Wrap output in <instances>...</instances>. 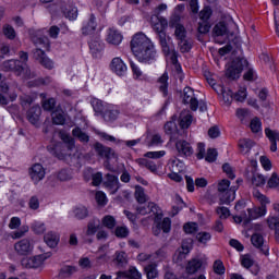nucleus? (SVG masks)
<instances>
[{
    "mask_svg": "<svg viewBox=\"0 0 279 279\" xmlns=\"http://www.w3.org/2000/svg\"><path fill=\"white\" fill-rule=\"evenodd\" d=\"M131 50L142 64H154L158 58L154 41L145 33H136L131 40Z\"/></svg>",
    "mask_w": 279,
    "mask_h": 279,
    "instance_id": "f257e3e1",
    "label": "nucleus"
},
{
    "mask_svg": "<svg viewBox=\"0 0 279 279\" xmlns=\"http://www.w3.org/2000/svg\"><path fill=\"white\" fill-rule=\"evenodd\" d=\"M60 138L63 143H52L47 147V149L49 154L59 160H64L68 156H71V150L75 147V142L73 141V137L66 133H60Z\"/></svg>",
    "mask_w": 279,
    "mask_h": 279,
    "instance_id": "f03ea898",
    "label": "nucleus"
},
{
    "mask_svg": "<svg viewBox=\"0 0 279 279\" xmlns=\"http://www.w3.org/2000/svg\"><path fill=\"white\" fill-rule=\"evenodd\" d=\"M150 23L154 32L157 34V38L165 56L171 54V48L169 47V40H171V38L167 37V33L165 32L169 25L167 19L160 17L158 15H151Z\"/></svg>",
    "mask_w": 279,
    "mask_h": 279,
    "instance_id": "7ed1b4c3",
    "label": "nucleus"
},
{
    "mask_svg": "<svg viewBox=\"0 0 279 279\" xmlns=\"http://www.w3.org/2000/svg\"><path fill=\"white\" fill-rule=\"evenodd\" d=\"M236 191H239V180L236 181V184L232 186H230V181L228 179H222L218 182L220 204H230V202H234Z\"/></svg>",
    "mask_w": 279,
    "mask_h": 279,
    "instance_id": "20e7f679",
    "label": "nucleus"
},
{
    "mask_svg": "<svg viewBox=\"0 0 279 279\" xmlns=\"http://www.w3.org/2000/svg\"><path fill=\"white\" fill-rule=\"evenodd\" d=\"M243 64H247L245 59H235L228 66L226 75L230 80H238L241 76V71H243Z\"/></svg>",
    "mask_w": 279,
    "mask_h": 279,
    "instance_id": "39448f33",
    "label": "nucleus"
},
{
    "mask_svg": "<svg viewBox=\"0 0 279 279\" xmlns=\"http://www.w3.org/2000/svg\"><path fill=\"white\" fill-rule=\"evenodd\" d=\"M183 104L190 106L193 112H196L197 108H199V100H197V95H195L193 88L185 87L183 89Z\"/></svg>",
    "mask_w": 279,
    "mask_h": 279,
    "instance_id": "423d86ee",
    "label": "nucleus"
},
{
    "mask_svg": "<svg viewBox=\"0 0 279 279\" xmlns=\"http://www.w3.org/2000/svg\"><path fill=\"white\" fill-rule=\"evenodd\" d=\"M14 250L20 256H27L34 252V243L29 239H22L14 244Z\"/></svg>",
    "mask_w": 279,
    "mask_h": 279,
    "instance_id": "0eeeda50",
    "label": "nucleus"
},
{
    "mask_svg": "<svg viewBox=\"0 0 279 279\" xmlns=\"http://www.w3.org/2000/svg\"><path fill=\"white\" fill-rule=\"evenodd\" d=\"M4 71H11L12 73L16 74L17 77L23 75V69H25V62L21 60H7L2 64Z\"/></svg>",
    "mask_w": 279,
    "mask_h": 279,
    "instance_id": "6e6552de",
    "label": "nucleus"
},
{
    "mask_svg": "<svg viewBox=\"0 0 279 279\" xmlns=\"http://www.w3.org/2000/svg\"><path fill=\"white\" fill-rule=\"evenodd\" d=\"M28 175L34 184H38V182H41V180H45L46 171L45 167L40 163H34L28 169Z\"/></svg>",
    "mask_w": 279,
    "mask_h": 279,
    "instance_id": "1a4fd4ad",
    "label": "nucleus"
},
{
    "mask_svg": "<svg viewBox=\"0 0 279 279\" xmlns=\"http://www.w3.org/2000/svg\"><path fill=\"white\" fill-rule=\"evenodd\" d=\"M46 260L45 255H37L34 257H24L21 260L22 267L25 269H38Z\"/></svg>",
    "mask_w": 279,
    "mask_h": 279,
    "instance_id": "9d476101",
    "label": "nucleus"
},
{
    "mask_svg": "<svg viewBox=\"0 0 279 279\" xmlns=\"http://www.w3.org/2000/svg\"><path fill=\"white\" fill-rule=\"evenodd\" d=\"M102 184L111 195H114V193H117V191L121 189V183L119 182V178L110 173L106 174Z\"/></svg>",
    "mask_w": 279,
    "mask_h": 279,
    "instance_id": "9b49d317",
    "label": "nucleus"
},
{
    "mask_svg": "<svg viewBox=\"0 0 279 279\" xmlns=\"http://www.w3.org/2000/svg\"><path fill=\"white\" fill-rule=\"evenodd\" d=\"M94 149L100 158H106L107 160L117 159V153H114V149L104 146V144L99 142L94 145Z\"/></svg>",
    "mask_w": 279,
    "mask_h": 279,
    "instance_id": "f8f14e48",
    "label": "nucleus"
},
{
    "mask_svg": "<svg viewBox=\"0 0 279 279\" xmlns=\"http://www.w3.org/2000/svg\"><path fill=\"white\" fill-rule=\"evenodd\" d=\"M88 45L93 58H101L104 53V43L101 38H99V36L92 37Z\"/></svg>",
    "mask_w": 279,
    "mask_h": 279,
    "instance_id": "ddd939ff",
    "label": "nucleus"
},
{
    "mask_svg": "<svg viewBox=\"0 0 279 279\" xmlns=\"http://www.w3.org/2000/svg\"><path fill=\"white\" fill-rule=\"evenodd\" d=\"M110 69L119 77H123L128 73V65L123 62L122 58L116 57L111 60Z\"/></svg>",
    "mask_w": 279,
    "mask_h": 279,
    "instance_id": "4468645a",
    "label": "nucleus"
},
{
    "mask_svg": "<svg viewBox=\"0 0 279 279\" xmlns=\"http://www.w3.org/2000/svg\"><path fill=\"white\" fill-rule=\"evenodd\" d=\"M251 243H252V245H254V247L259 250V252H262V254H265V256H269V246L267 244H265V238H263L262 234L254 233L251 236Z\"/></svg>",
    "mask_w": 279,
    "mask_h": 279,
    "instance_id": "2eb2a0df",
    "label": "nucleus"
},
{
    "mask_svg": "<svg viewBox=\"0 0 279 279\" xmlns=\"http://www.w3.org/2000/svg\"><path fill=\"white\" fill-rule=\"evenodd\" d=\"M155 223L157 226V231H155V234H158L160 230L166 233L171 232V219L168 217L162 219V214L156 215Z\"/></svg>",
    "mask_w": 279,
    "mask_h": 279,
    "instance_id": "dca6fc26",
    "label": "nucleus"
},
{
    "mask_svg": "<svg viewBox=\"0 0 279 279\" xmlns=\"http://www.w3.org/2000/svg\"><path fill=\"white\" fill-rule=\"evenodd\" d=\"M175 149L182 158H189V156H193V146L184 140H180L175 143Z\"/></svg>",
    "mask_w": 279,
    "mask_h": 279,
    "instance_id": "f3484780",
    "label": "nucleus"
},
{
    "mask_svg": "<svg viewBox=\"0 0 279 279\" xmlns=\"http://www.w3.org/2000/svg\"><path fill=\"white\" fill-rule=\"evenodd\" d=\"M106 41L118 47L120 43H123V35L117 28L111 27L107 31Z\"/></svg>",
    "mask_w": 279,
    "mask_h": 279,
    "instance_id": "a211bd4d",
    "label": "nucleus"
},
{
    "mask_svg": "<svg viewBox=\"0 0 279 279\" xmlns=\"http://www.w3.org/2000/svg\"><path fill=\"white\" fill-rule=\"evenodd\" d=\"M40 114H43V109L40 106L35 105L28 109L26 113V119L32 123V125H38V121H40Z\"/></svg>",
    "mask_w": 279,
    "mask_h": 279,
    "instance_id": "6ab92c4d",
    "label": "nucleus"
},
{
    "mask_svg": "<svg viewBox=\"0 0 279 279\" xmlns=\"http://www.w3.org/2000/svg\"><path fill=\"white\" fill-rule=\"evenodd\" d=\"M35 60H38L45 69H53V61L47 57L41 48H37L34 52Z\"/></svg>",
    "mask_w": 279,
    "mask_h": 279,
    "instance_id": "aec40b11",
    "label": "nucleus"
},
{
    "mask_svg": "<svg viewBox=\"0 0 279 279\" xmlns=\"http://www.w3.org/2000/svg\"><path fill=\"white\" fill-rule=\"evenodd\" d=\"M248 217L245 219V223H250L252 219H258L259 217H265L267 215V208L255 207L253 209H247Z\"/></svg>",
    "mask_w": 279,
    "mask_h": 279,
    "instance_id": "412c9836",
    "label": "nucleus"
},
{
    "mask_svg": "<svg viewBox=\"0 0 279 279\" xmlns=\"http://www.w3.org/2000/svg\"><path fill=\"white\" fill-rule=\"evenodd\" d=\"M97 29V17H95V14H90L88 21L83 25L82 32L85 36H88V34H93Z\"/></svg>",
    "mask_w": 279,
    "mask_h": 279,
    "instance_id": "4be33fe9",
    "label": "nucleus"
},
{
    "mask_svg": "<svg viewBox=\"0 0 279 279\" xmlns=\"http://www.w3.org/2000/svg\"><path fill=\"white\" fill-rule=\"evenodd\" d=\"M44 241L48 247H58V243H60V234L49 231L44 235Z\"/></svg>",
    "mask_w": 279,
    "mask_h": 279,
    "instance_id": "5701e85b",
    "label": "nucleus"
},
{
    "mask_svg": "<svg viewBox=\"0 0 279 279\" xmlns=\"http://www.w3.org/2000/svg\"><path fill=\"white\" fill-rule=\"evenodd\" d=\"M119 109L108 106L102 113V119L109 123H112V121H117V119H119Z\"/></svg>",
    "mask_w": 279,
    "mask_h": 279,
    "instance_id": "b1692460",
    "label": "nucleus"
},
{
    "mask_svg": "<svg viewBox=\"0 0 279 279\" xmlns=\"http://www.w3.org/2000/svg\"><path fill=\"white\" fill-rule=\"evenodd\" d=\"M71 215L74 217V219L82 221L88 217V208H86L84 205H78L72 209Z\"/></svg>",
    "mask_w": 279,
    "mask_h": 279,
    "instance_id": "393cba45",
    "label": "nucleus"
},
{
    "mask_svg": "<svg viewBox=\"0 0 279 279\" xmlns=\"http://www.w3.org/2000/svg\"><path fill=\"white\" fill-rule=\"evenodd\" d=\"M267 226L269 230L275 231V238L277 241H279V217L278 216H269L267 218Z\"/></svg>",
    "mask_w": 279,
    "mask_h": 279,
    "instance_id": "a878e982",
    "label": "nucleus"
},
{
    "mask_svg": "<svg viewBox=\"0 0 279 279\" xmlns=\"http://www.w3.org/2000/svg\"><path fill=\"white\" fill-rule=\"evenodd\" d=\"M179 123L182 130H187V128H191V123H193V116L186 111L181 112Z\"/></svg>",
    "mask_w": 279,
    "mask_h": 279,
    "instance_id": "bb28decb",
    "label": "nucleus"
},
{
    "mask_svg": "<svg viewBox=\"0 0 279 279\" xmlns=\"http://www.w3.org/2000/svg\"><path fill=\"white\" fill-rule=\"evenodd\" d=\"M90 104L96 114L104 116V113L106 112V109L108 108V105L104 104V101L97 98H92Z\"/></svg>",
    "mask_w": 279,
    "mask_h": 279,
    "instance_id": "cd10ccee",
    "label": "nucleus"
},
{
    "mask_svg": "<svg viewBox=\"0 0 279 279\" xmlns=\"http://www.w3.org/2000/svg\"><path fill=\"white\" fill-rule=\"evenodd\" d=\"M73 274H77V267L66 265L60 269L59 278L60 279L71 278V276H73Z\"/></svg>",
    "mask_w": 279,
    "mask_h": 279,
    "instance_id": "c85d7f7f",
    "label": "nucleus"
},
{
    "mask_svg": "<svg viewBox=\"0 0 279 279\" xmlns=\"http://www.w3.org/2000/svg\"><path fill=\"white\" fill-rule=\"evenodd\" d=\"M136 162L140 167H145L151 173H156V171H158V166H156V163L149 159L140 158L136 160Z\"/></svg>",
    "mask_w": 279,
    "mask_h": 279,
    "instance_id": "c756f323",
    "label": "nucleus"
},
{
    "mask_svg": "<svg viewBox=\"0 0 279 279\" xmlns=\"http://www.w3.org/2000/svg\"><path fill=\"white\" fill-rule=\"evenodd\" d=\"M169 169L171 172L182 173V171H184V162L178 158L171 159L169 161Z\"/></svg>",
    "mask_w": 279,
    "mask_h": 279,
    "instance_id": "7c9ffc66",
    "label": "nucleus"
},
{
    "mask_svg": "<svg viewBox=\"0 0 279 279\" xmlns=\"http://www.w3.org/2000/svg\"><path fill=\"white\" fill-rule=\"evenodd\" d=\"M202 259L194 258L187 263L186 271L189 274H197L202 269Z\"/></svg>",
    "mask_w": 279,
    "mask_h": 279,
    "instance_id": "2f4dec72",
    "label": "nucleus"
},
{
    "mask_svg": "<svg viewBox=\"0 0 279 279\" xmlns=\"http://www.w3.org/2000/svg\"><path fill=\"white\" fill-rule=\"evenodd\" d=\"M165 133L170 136V141L175 138V134H178V125L175 121H169L165 124Z\"/></svg>",
    "mask_w": 279,
    "mask_h": 279,
    "instance_id": "473e14b6",
    "label": "nucleus"
},
{
    "mask_svg": "<svg viewBox=\"0 0 279 279\" xmlns=\"http://www.w3.org/2000/svg\"><path fill=\"white\" fill-rule=\"evenodd\" d=\"M169 82V74L167 72H165L160 77H159V89L160 93H162V95L165 97H167L168 95V88H169V84L167 83Z\"/></svg>",
    "mask_w": 279,
    "mask_h": 279,
    "instance_id": "72a5a7b5",
    "label": "nucleus"
},
{
    "mask_svg": "<svg viewBox=\"0 0 279 279\" xmlns=\"http://www.w3.org/2000/svg\"><path fill=\"white\" fill-rule=\"evenodd\" d=\"M134 195L138 204H145V202H147V194H145V189L143 186L136 185Z\"/></svg>",
    "mask_w": 279,
    "mask_h": 279,
    "instance_id": "f704fd0d",
    "label": "nucleus"
},
{
    "mask_svg": "<svg viewBox=\"0 0 279 279\" xmlns=\"http://www.w3.org/2000/svg\"><path fill=\"white\" fill-rule=\"evenodd\" d=\"M165 143V140H162V135L160 133H155L149 137V141L147 142L148 147H159Z\"/></svg>",
    "mask_w": 279,
    "mask_h": 279,
    "instance_id": "c9c22d12",
    "label": "nucleus"
},
{
    "mask_svg": "<svg viewBox=\"0 0 279 279\" xmlns=\"http://www.w3.org/2000/svg\"><path fill=\"white\" fill-rule=\"evenodd\" d=\"M130 64H131V69L133 72L134 80H141V81L147 80V74L143 73V71H141V68H138V65H136V63L131 61Z\"/></svg>",
    "mask_w": 279,
    "mask_h": 279,
    "instance_id": "e433bc0d",
    "label": "nucleus"
},
{
    "mask_svg": "<svg viewBox=\"0 0 279 279\" xmlns=\"http://www.w3.org/2000/svg\"><path fill=\"white\" fill-rule=\"evenodd\" d=\"M239 147L243 154H250V149L254 147V141L250 138L240 140Z\"/></svg>",
    "mask_w": 279,
    "mask_h": 279,
    "instance_id": "4c0bfd02",
    "label": "nucleus"
},
{
    "mask_svg": "<svg viewBox=\"0 0 279 279\" xmlns=\"http://www.w3.org/2000/svg\"><path fill=\"white\" fill-rule=\"evenodd\" d=\"M253 195H254V198L259 202L260 204L259 208H267V204H271V201H269V197H267L265 194L260 193L259 191H255Z\"/></svg>",
    "mask_w": 279,
    "mask_h": 279,
    "instance_id": "58836bf2",
    "label": "nucleus"
},
{
    "mask_svg": "<svg viewBox=\"0 0 279 279\" xmlns=\"http://www.w3.org/2000/svg\"><path fill=\"white\" fill-rule=\"evenodd\" d=\"M101 223L108 230H114V227L117 226V219L111 215H107L101 219Z\"/></svg>",
    "mask_w": 279,
    "mask_h": 279,
    "instance_id": "ea45409f",
    "label": "nucleus"
},
{
    "mask_svg": "<svg viewBox=\"0 0 279 279\" xmlns=\"http://www.w3.org/2000/svg\"><path fill=\"white\" fill-rule=\"evenodd\" d=\"M99 219H93L87 225V235L93 236L97 234V231L99 230Z\"/></svg>",
    "mask_w": 279,
    "mask_h": 279,
    "instance_id": "a19ab883",
    "label": "nucleus"
},
{
    "mask_svg": "<svg viewBox=\"0 0 279 279\" xmlns=\"http://www.w3.org/2000/svg\"><path fill=\"white\" fill-rule=\"evenodd\" d=\"M214 34L216 36H228V26L226 25V22L216 24L214 27Z\"/></svg>",
    "mask_w": 279,
    "mask_h": 279,
    "instance_id": "79ce46f5",
    "label": "nucleus"
},
{
    "mask_svg": "<svg viewBox=\"0 0 279 279\" xmlns=\"http://www.w3.org/2000/svg\"><path fill=\"white\" fill-rule=\"evenodd\" d=\"M72 134L75 136V138H78L81 143H88V141H90L88 134L84 133L80 128L73 129Z\"/></svg>",
    "mask_w": 279,
    "mask_h": 279,
    "instance_id": "37998d69",
    "label": "nucleus"
},
{
    "mask_svg": "<svg viewBox=\"0 0 279 279\" xmlns=\"http://www.w3.org/2000/svg\"><path fill=\"white\" fill-rule=\"evenodd\" d=\"M174 36L177 40H184L186 38V28L182 24L174 26Z\"/></svg>",
    "mask_w": 279,
    "mask_h": 279,
    "instance_id": "c03bdc74",
    "label": "nucleus"
},
{
    "mask_svg": "<svg viewBox=\"0 0 279 279\" xmlns=\"http://www.w3.org/2000/svg\"><path fill=\"white\" fill-rule=\"evenodd\" d=\"M199 21L204 23H209L210 17L213 16V9L210 7H205L198 14Z\"/></svg>",
    "mask_w": 279,
    "mask_h": 279,
    "instance_id": "a18cd8bd",
    "label": "nucleus"
},
{
    "mask_svg": "<svg viewBox=\"0 0 279 279\" xmlns=\"http://www.w3.org/2000/svg\"><path fill=\"white\" fill-rule=\"evenodd\" d=\"M147 279L158 278V270L156 269V265L150 264L144 268Z\"/></svg>",
    "mask_w": 279,
    "mask_h": 279,
    "instance_id": "49530a36",
    "label": "nucleus"
},
{
    "mask_svg": "<svg viewBox=\"0 0 279 279\" xmlns=\"http://www.w3.org/2000/svg\"><path fill=\"white\" fill-rule=\"evenodd\" d=\"M267 182V179L260 173H253L252 177V184L254 186H265V183Z\"/></svg>",
    "mask_w": 279,
    "mask_h": 279,
    "instance_id": "de8ad7c7",
    "label": "nucleus"
},
{
    "mask_svg": "<svg viewBox=\"0 0 279 279\" xmlns=\"http://www.w3.org/2000/svg\"><path fill=\"white\" fill-rule=\"evenodd\" d=\"M57 178L61 182H66L73 179V172H71V170L69 169H62L61 171H59Z\"/></svg>",
    "mask_w": 279,
    "mask_h": 279,
    "instance_id": "09e8293b",
    "label": "nucleus"
},
{
    "mask_svg": "<svg viewBox=\"0 0 279 279\" xmlns=\"http://www.w3.org/2000/svg\"><path fill=\"white\" fill-rule=\"evenodd\" d=\"M3 35L9 40H14V38H16V31H14V27H12L10 24H7L3 26Z\"/></svg>",
    "mask_w": 279,
    "mask_h": 279,
    "instance_id": "8fccbe9b",
    "label": "nucleus"
},
{
    "mask_svg": "<svg viewBox=\"0 0 279 279\" xmlns=\"http://www.w3.org/2000/svg\"><path fill=\"white\" fill-rule=\"evenodd\" d=\"M163 156H167V151L165 150L147 151L144 154V158H150L153 160H158L163 158Z\"/></svg>",
    "mask_w": 279,
    "mask_h": 279,
    "instance_id": "3c124183",
    "label": "nucleus"
},
{
    "mask_svg": "<svg viewBox=\"0 0 279 279\" xmlns=\"http://www.w3.org/2000/svg\"><path fill=\"white\" fill-rule=\"evenodd\" d=\"M20 104L22 108H28L29 106H32V104H34V97L27 94H23L20 96Z\"/></svg>",
    "mask_w": 279,
    "mask_h": 279,
    "instance_id": "603ef678",
    "label": "nucleus"
},
{
    "mask_svg": "<svg viewBox=\"0 0 279 279\" xmlns=\"http://www.w3.org/2000/svg\"><path fill=\"white\" fill-rule=\"evenodd\" d=\"M66 119L64 118V113L60 111L52 112V122L54 125H64Z\"/></svg>",
    "mask_w": 279,
    "mask_h": 279,
    "instance_id": "864d4df0",
    "label": "nucleus"
},
{
    "mask_svg": "<svg viewBox=\"0 0 279 279\" xmlns=\"http://www.w3.org/2000/svg\"><path fill=\"white\" fill-rule=\"evenodd\" d=\"M210 239H213L210 232L202 231L196 234V240L198 241V243H202L203 245H206V243H208Z\"/></svg>",
    "mask_w": 279,
    "mask_h": 279,
    "instance_id": "5fc2aeb1",
    "label": "nucleus"
},
{
    "mask_svg": "<svg viewBox=\"0 0 279 279\" xmlns=\"http://www.w3.org/2000/svg\"><path fill=\"white\" fill-rule=\"evenodd\" d=\"M138 215H149V213H154V203H149L148 205H140L136 208Z\"/></svg>",
    "mask_w": 279,
    "mask_h": 279,
    "instance_id": "6e6d98bb",
    "label": "nucleus"
},
{
    "mask_svg": "<svg viewBox=\"0 0 279 279\" xmlns=\"http://www.w3.org/2000/svg\"><path fill=\"white\" fill-rule=\"evenodd\" d=\"M151 263H160L163 258H167V251L165 248H159L155 254L151 255Z\"/></svg>",
    "mask_w": 279,
    "mask_h": 279,
    "instance_id": "4d7b16f0",
    "label": "nucleus"
},
{
    "mask_svg": "<svg viewBox=\"0 0 279 279\" xmlns=\"http://www.w3.org/2000/svg\"><path fill=\"white\" fill-rule=\"evenodd\" d=\"M234 99V94L230 89H222V101L227 106H230Z\"/></svg>",
    "mask_w": 279,
    "mask_h": 279,
    "instance_id": "13d9d810",
    "label": "nucleus"
},
{
    "mask_svg": "<svg viewBox=\"0 0 279 279\" xmlns=\"http://www.w3.org/2000/svg\"><path fill=\"white\" fill-rule=\"evenodd\" d=\"M265 134L267 138L270 141V151H278V144L275 142L274 135L271 133V129H265Z\"/></svg>",
    "mask_w": 279,
    "mask_h": 279,
    "instance_id": "bf43d9fd",
    "label": "nucleus"
},
{
    "mask_svg": "<svg viewBox=\"0 0 279 279\" xmlns=\"http://www.w3.org/2000/svg\"><path fill=\"white\" fill-rule=\"evenodd\" d=\"M193 46L191 45V40L189 39H180L179 40V49L181 51V53H189V50L192 48Z\"/></svg>",
    "mask_w": 279,
    "mask_h": 279,
    "instance_id": "052dcab7",
    "label": "nucleus"
},
{
    "mask_svg": "<svg viewBox=\"0 0 279 279\" xmlns=\"http://www.w3.org/2000/svg\"><path fill=\"white\" fill-rule=\"evenodd\" d=\"M267 184H268L269 189H275L276 191H279V177H278V174L272 173L271 177L269 178Z\"/></svg>",
    "mask_w": 279,
    "mask_h": 279,
    "instance_id": "680f3d73",
    "label": "nucleus"
},
{
    "mask_svg": "<svg viewBox=\"0 0 279 279\" xmlns=\"http://www.w3.org/2000/svg\"><path fill=\"white\" fill-rule=\"evenodd\" d=\"M251 130L254 134H258V132H260V130H263V123L260 122V119L254 118L251 121Z\"/></svg>",
    "mask_w": 279,
    "mask_h": 279,
    "instance_id": "e2e57ef3",
    "label": "nucleus"
},
{
    "mask_svg": "<svg viewBox=\"0 0 279 279\" xmlns=\"http://www.w3.org/2000/svg\"><path fill=\"white\" fill-rule=\"evenodd\" d=\"M216 214L219 219H228V217H230V209L228 207L219 206L216 208Z\"/></svg>",
    "mask_w": 279,
    "mask_h": 279,
    "instance_id": "0e129e2a",
    "label": "nucleus"
},
{
    "mask_svg": "<svg viewBox=\"0 0 279 279\" xmlns=\"http://www.w3.org/2000/svg\"><path fill=\"white\" fill-rule=\"evenodd\" d=\"M29 232V227L22 226L17 231L12 233V239H23V236Z\"/></svg>",
    "mask_w": 279,
    "mask_h": 279,
    "instance_id": "69168bd1",
    "label": "nucleus"
},
{
    "mask_svg": "<svg viewBox=\"0 0 279 279\" xmlns=\"http://www.w3.org/2000/svg\"><path fill=\"white\" fill-rule=\"evenodd\" d=\"M114 234L118 236V239H125L130 234V230L128 227H117Z\"/></svg>",
    "mask_w": 279,
    "mask_h": 279,
    "instance_id": "338daca9",
    "label": "nucleus"
},
{
    "mask_svg": "<svg viewBox=\"0 0 279 279\" xmlns=\"http://www.w3.org/2000/svg\"><path fill=\"white\" fill-rule=\"evenodd\" d=\"M32 230H33V232H35V234H44V232H45V230H47V228L45 227V223L35 221L32 225Z\"/></svg>",
    "mask_w": 279,
    "mask_h": 279,
    "instance_id": "774afa93",
    "label": "nucleus"
}]
</instances>
